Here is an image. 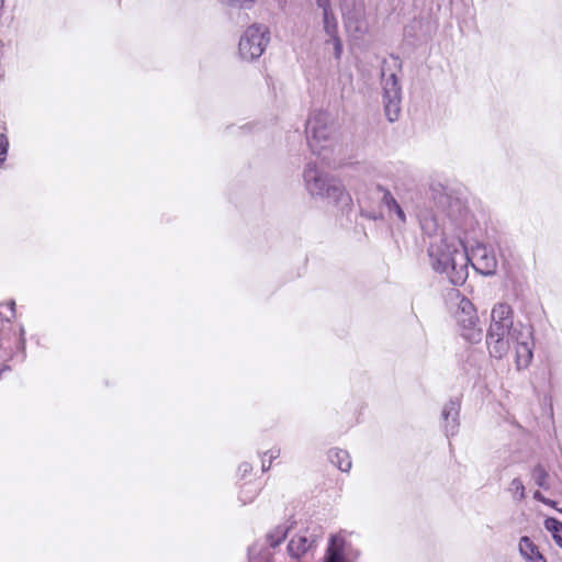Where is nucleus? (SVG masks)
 Listing matches in <instances>:
<instances>
[{"label": "nucleus", "instance_id": "1", "mask_svg": "<svg viewBox=\"0 0 562 562\" xmlns=\"http://www.w3.org/2000/svg\"><path fill=\"white\" fill-rule=\"evenodd\" d=\"M431 196L438 210L446 211L458 231L457 235L443 232L435 236L428 247L432 269L445 274L453 285H461L469 274L468 231L473 229V217L458 200L449 196L443 189L432 188Z\"/></svg>", "mask_w": 562, "mask_h": 562}, {"label": "nucleus", "instance_id": "2", "mask_svg": "<svg viewBox=\"0 0 562 562\" xmlns=\"http://www.w3.org/2000/svg\"><path fill=\"white\" fill-rule=\"evenodd\" d=\"M504 335H509L514 342L515 364L517 370L527 369L533 358V330L531 326H519L517 329L507 330H487L485 344L488 355L497 360L504 359L509 350V340L503 339Z\"/></svg>", "mask_w": 562, "mask_h": 562}, {"label": "nucleus", "instance_id": "3", "mask_svg": "<svg viewBox=\"0 0 562 562\" xmlns=\"http://www.w3.org/2000/svg\"><path fill=\"white\" fill-rule=\"evenodd\" d=\"M303 186L313 199L328 200L341 211H349L352 198L340 180L328 175L314 161H310L303 169Z\"/></svg>", "mask_w": 562, "mask_h": 562}, {"label": "nucleus", "instance_id": "4", "mask_svg": "<svg viewBox=\"0 0 562 562\" xmlns=\"http://www.w3.org/2000/svg\"><path fill=\"white\" fill-rule=\"evenodd\" d=\"M456 330L461 338L470 344H479L483 339V327L474 304L465 296L457 295L452 311Z\"/></svg>", "mask_w": 562, "mask_h": 562}, {"label": "nucleus", "instance_id": "5", "mask_svg": "<svg viewBox=\"0 0 562 562\" xmlns=\"http://www.w3.org/2000/svg\"><path fill=\"white\" fill-rule=\"evenodd\" d=\"M306 138L313 154L327 158L335 143L333 123L327 113L314 112L310 115Z\"/></svg>", "mask_w": 562, "mask_h": 562}, {"label": "nucleus", "instance_id": "6", "mask_svg": "<svg viewBox=\"0 0 562 562\" xmlns=\"http://www.w3.org/2000/svg\"><path fill=\"white\" fill-rule=\"evenodd\" d=\"M381 91L385 116L390 122L397 121L401 113L402 87L397 72L391 68L387 61H384L382 67Z\"/></svg>", "mask_w": 562, "mask_h": 562}, {"label": "nucleus", "instance_id": "7", "mask_svg": "<svg viewBox=\"0 0 562 562\" xmlns=\"http://www.w3.org/2000/svg\"><path fill=\"white\" fill-rule=\"evenodd\" d=\"M270 30L261 23L249 25L240 35L238 55L245 61H254L262 56L270 43Z\"/></svg>", "mask_w": 562, "mask_h": 562}, {"label": "nucleus", "instance_id": "8", "mask_svg": "<svg viewBox=\"0 0 562 562\" xmlns=\"http://www.w3.org/2000/svg\"><path fill=\"white\" fill-rule=\"evenodd\" d=\"M344 26L349 36L361 38L369 32V22L363 0H341Z\"/></svg>", "mask_w": 562, "mask_h": 562}, {"label": "nucleus", "instance_id": "9", "mask_svg": "<svg viewBox=\"0 0 562 562\" xmlns=\"http://www.w3.org/2000/svg\"><path fill=\"white\" fill-rule=\"evenodd\" d=\"M359 554L351 535L339 531L330 535L322 562H357Z\"/></svg>", "mask_w": 562, "mask_h": 562}, {"label": "nucleus", "instance_id": "10", "mask_svg": "<svg viewBox=\"0 0 562 562\" xmlns=\"http://www.w3.org/2000/svg\"><path fill=\"white\" fill-rule=\"evenodd\" d=\"M519 326H527L520 322H514V312L507 303H496L491 311V319L487 330H507L517 329Z\"/></svg>", "mask_w": 562, "mask_h": 562}, {"label": "nucleus", "instance_id": "11", "mask_svg": "<svg viewBox=\"0 0 562 562\" xmlns=\"http://www.w3.org/2000/svg\"><path fill=\"white\" fill-rule=\"evenodd\" d=\"M473 268L482 274H494L497 268V259L494 250L485 245H477L469 254Z\"/></svg>", "mask_w": 562, "mask_h": 562}, {"label": "nucleus", "instance_id": "12", "mask_svg": "<svg viewBox=\"0 0 562 562\" xmlns=\"http://www.w3.org/2000/svg\"><path fill=\"white\" fill-rule=\"evenodd\" d=\"M322 33L324 38H326V43H334V58L340 60L344 45L339 36L338 21L335 13L322 15Z\"/></svg>", "mask_w": 562, "mask_h": 562}, {"label": "nucleus", "instance_id": "13", "mask_svg": "<svg viewBox=\"0 0 562 562\" xmlns=\"http://www.w3.org/2000/svg\"><path fill=\"white\" fill-rule=\"evenodd\" d=\"M382 191V203L386 209L390 221L398 228H402L407 223V215L403 204H401L394 195L386 189L379 187Z\"/></svg>", "mask_w": 562, "mask_h": 562}, {"label": "nucleus", "instance_id": "14", "mask_svg": "<svg viewBox=\"0 0 562 562\" xmlns=\"http://www.w3.org/2000/svg\"><path fill=\"white\" fill-rule=\"evenodd\" d=\"M316 547L315 536L304 531L293 536L288 544V553L291 558L299 559Z\"/></svg>", "mask_w": 562, "mask_h": 562}, {"label": "nucleus", "instance_id": "15", "mask_svg": "<svg viewBox=\"0 0 562 562\" xmlns=\"http://www.w3.org/2000/svg\"><path fill=\"white\" fill-rule=\"evenodd\" d=\"M518 550L525 562H547L538 546L527 536L519 539Z\"/></svg>", "mask_w": 562, "mask_h": 562}, {"label": "nucleus", "instance_id": "16", "mask_svg": "<svg viewBox=\"0 0 562 562\" xmlns=\"http://www.w3.org/2000/svg\"><path fill=\"white\" fill-rule=\"evenodd\" d=\"M441 415L446 423L447 434L454 435L458 428L459 404L454 401H449L445 404Z\"/></svg>", "mask_w": 562, "mask_h": 562}, {"label": "nucleus", "instance_id": "17", "mask_svg": "<svg viewBox=\"0 0 562 562\" xmlns=\"http://www.w3.org/2000/svg\"><path fill=\"white\" fill-rule=\"evenodd\" d=\"M328 458L330 462L342 472H349L351 469V459L349 453L342 449H331Z\"/></svg>", "mask_w": 562, "mask_h": 562}, {"label": "nucleus", "instance_id": "18", "mask_svg": "<svg viewBox=\"0 0 562 562\" xmlns=\"http://www.w3.org/2000/svg\"><path fill=\"white\" fill-rule=\"evenodd\" d=\"M544 528L550 532L553 541L562 549V522L555 518L549 517L544 520Z\"/></svg>", "mask_w": 562, "mask_h": 562}, {"label": "nucleus", "instance_id": "19", "mask_svg": "<svg viewBox=\"0 0 562 562\" xmlns=\"http://www.w3.org/2000/svg\"><path fill=\"white\" fill-rule=\"evenodd\" d=\"M289 529L290 527L286 524H283L270 530L267 535L269 546L272 548L279 546L286 537Z\"/></svg>", "mask_w": 562, "mask_h": 562}, {"label": "nucleus", "instance_id": "20", "mask_svg": "<svg viewBox=\"0 0 562 562\" xmlns=\"http://www.w3.org/2000/svg\"><path fill=\"white\" fill-rule=\"evenodd\" d=\"M418 218L420 222L422 229L428 234L432 235L437 232L439 224L438 220L427 213H419Z\"/></svg>", "mask_w": 562, "mask_h": 562}, {"label": "nucleus", "instance_id": "21", "mask_svg": "<svg viewBox=\"0 0 562 562\" xmlns=\"http://www.w3.org/2000/svg\"><path fill=\"white\" fill-rule=\"evenodd\" d=\"M532 480L535 483L542 488L548 490L549 488V473L546 471V469L541 465H537L531 473Z\"/></svg>", "mask_w": 562, "mask_h": 562}, {"label": "nucleus", "instance_id": "22", "mask_svg": "<svg viewBox=\"0 0 562 562\" xmlns=\"http://www.w3.org/2000/svg\"><path fill=\"white\" fill-rule=\"evenodd\" d=\"M509 492L514 499L521 501L525 498V486L520 479H514L509 484Z\"/></svg>", "mask_w": 562, "mask_h": 562}, {"label": "nucleus", "instance_id": "23", "mask_svg": "<svg viewBox=\"0 0 562 562\" xmlns=\"http://www.w3.org/2000/svg\"><path fill=\"white\" fill-rule=\"evenodd\" d=\"M224 5L238 8L244 10H250L255 7L257 0H217Z\"/></svg>", "mask_w": 562, "mask_h": 562}, {"label": "nucleus", "instance_id": "24", "mask_svg": "<svg viewBox=\"0 0 562 562\" xmlns=\"http://www.w3.org/2000/svg\"><path fill=\"white\" fill-rule=\"evenodd\" d=\"M258 493V487L254 484H245L240 491V499L243 503H250Z\"/></svg>", "mask_w": 562, "mask_h": 562}, {"label": "nucleus", "instance_id": "25", "mask_svg": "<svg viewBox=\"0 0 562 562\" xmlns=\"http://www.w3.org/2000/svg\"><path fill=\"white\" fill-rule=\"evenodd\" d=\"M280 452L281 451L279 448H272L268 452L265 453V457L262 459V470L263 471H267L270 468L271 461L273 459H277L280 457Z\"/></svg>", "mask_w": 562, "mask_h": 562}, {"label": "nucleus", "instance_id": "26", "mask_svg": "<svg viewBox=\"0 0 562 562\" xmlns=\"http://www.w3.org/2000/svg\"><path fill=\"white\" fill-rule=\"evenodd\" d=\"M318 9L322 10V15L334 14V9L331 5V0H315Z\"/></svg>", "mask_w": 562, "mask_h": 562}, {"label": "nucleus", "instance_id": "27", "mask_svg": "<svg viewBox=\"0 0 562 562\" xmlns=\"http://www.w3.org/2000/svg\"><path fill=\"white\" fill-rule=\"evenodd\" d=\"M9 142L7 136L0 133V165L5 160L8 153Z\"/></svg>", "mask_w": 562, "mask_h": 562}, {"label": "nucleus", "instance_id": "28", "mask_svg": "<svg viewBox=\"0 0 562 562\" xmlns=\"http://www.w3.org/2000/svg\"><path fill=\"white\" fill-rule=\"evenodd\" d=\"M533 497H535V499H537V501H539L541 503H548V498L544 497L539 491H536L533 493Z\"/></svg>", "mask_w": 562, "mask_h": 562}, {"label": "nucleus", "instance_id": "29", "mask_svg": "<svg viewBox=\"0 0 562 562\" xmlns=\"http://www.w3.org/2000/svg\"><path fill=\"white\" fill-rule=\"evenodd\" d=\"M324 45L326 48H331V52L334 53V43H326V38H324Z\"/></svg>", "mask_w": 562, "mask_h": 562}, {"label": "nucleus", "instance_id": "30", "mask_svg": "<svg viewBox=\"0 0 562 562\" xmlns=\"http://www.w3.org/2000/svg\"><path fill=\"white\" fill-rule=\"evenodd\" d=\"M503 339L509 340V346H510V347H512V346H514V342H513V340H512V337H509V335H504V336H503Z\"/></svg>", "mask_w": 562, "mask_h": 562}, {"label": "nucleus", "instance_id": "31", "mask_svg": "<svg viewBox=\"0 0 562 562\" xmlns=\"http://www.w3.org/2000/svg\"><path fill=\"white\" fill-rule=\"evenodd\" d=\"M8 305H9V307H10L11 312H12V313H14L15 302H14V301H11Z\"/></svg>", "mask_w": 562, "mask_h": 562}, {"label": "nucleus", "instance_id": "32", "mask_svg": "<svg viewBox=\"0 0 562 562\" xmlns=\"http://www.w3.org/2000/svg\"><path fill=\"white\" fill-rule=\"evenodd\" d=\"M544 504L548 506H551V507H555V505H557V503L554 501L549 499V498H548V503H544Z\"/></svg>", "mask_w": 562, "mask_h": 562}, {"label": "nucleus", "instance_id": "33", "mask_svg": "<svg viewBox=\"0 0 562 562\" xmlns=\"http://www.w3.org/2000/svg\"><path fill=\"white\" fill-rule=\"evenodd\" d=\"M392 60H393V67L394 68H400V65L397 63V58H392Z\"/></svg>", "mask_w": 562, "mask_h": 562}, {"label": "nucleus", "instance_id": "34", "mask_svg": "<svg viewBox=\"0 0 562 562\" xmlns=\"http://www.w3.org/2000/svg\"><path fill=\"white\" fill-rule=\"evenodd\" d=\"M248 469H249V465H248V464H244V465H243V470H244V472H247V471H248Z\"/></svg>", "mask_w": 562, "mask_h": 562}, {"label": "nucleus", "instance_id": "35", "mask_svg": "<svg viewBox=\"0 0 562 562\" xmlns=\"http://www.w3.org/2000/svg\"><path fill=\"white\" fill-rule=\"evenodd\" d=\"M558 510L562 514V508H558Z\"/></svg>", "mask_w": 562, "mask_h": 562}]
</instances>
